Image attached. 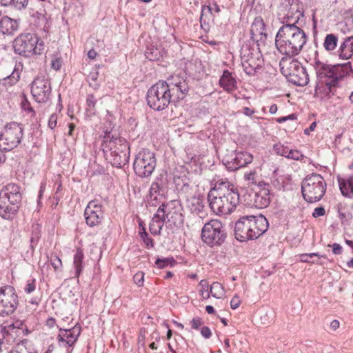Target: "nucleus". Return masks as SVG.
<instances>
[{"label": "nucleus", "mask_w": 353, "mask_h": 353, "mask_svg": "<svg viewBox=\"0 0 353 353\" xmlns=\"http://www.w3.org/2000/svg\"><path fill=\"white\" fill-rule=\"evenodd\" d=\"M303 15V12L298 9L294 15L290 11L286 14L285 21L275 37V45L282 54L288 57L297 56L307 43L305 32L296 25Z\"/></svg>", "instance_id": "obj_2"}, {"label": "nucleus", "mask_w": 353, "mask_h": 353, "mask_svg": "<svg viewBox=\"0 0 353 353\" xmlns=\"http://www.w3.org/2000/svg\"><path fill=\"white\" fill-rule=\"evenodd\" d=\"M102 208V205L97 200L88 203L84 211L85 222L88 226L94 227L101 223L103 218Z\"/></svg>", "instance_id": "obj_17"}, {"label": "nucleus", "mask_w": 353, "mask_h": 353, "mask_svg": "<svg viewBox=\"0 0 353 353\" xmlns=\"http://www.w3.org/2000/svg\"><path fill=\"white\" fill-rule=\"evenodd\" d=\"M157 210L165 220V223L176 227H179L183 224V216L179 208L176 206V201H171L166 203H161Z\"/></svg>", "instance_id": "obj_15"}, {"label": "nucleus", "mask_w": 353, "mask_h": 353, "mask_svg": "<svg viewBox=\"0 0 353 353\" xmlns=\"http://www.w3.org/2000/svg\"><path fill=\"white\" fill-rule=\"evenodd\" d=\"M284 59L280 63L281 72L288 81L296 85L305 86L310 81L306 69L297 60H292L287 67L282 65Z\"/></svg>", "instance_id": "obj_12"}, {"label": "nucleus", "mask_w": 353, "mask_h": 353, "mask_svg": "<svg viewBox=\"0 0 353 353\" xmlns=\"http://www.w3.org/2000/svg\"><path fill=\"white\" fill-rule=\"evenodd\" d=\"M189 91L188 82L180 74H172L165 81H159L147 92L148 105L153 110L161 111L170 103L183 100Z\"/></svg>", "instance_id": "obj_1"}, {"label": "nucleus", "mask_w": 353, "mask_h": 353, "mask_svg": "<svg viewBox=\"0 0 353 353\" xmlns=\"http://www.w3.org/2000/svg\"><path fill=\"white\" fill-rule=\"evenodd\" d=\"M336 55L343 60L351 59L353 57V39L343 38L336 51Z\"/></svg>", "instance_id": "obj_23"}, {"label": "nucleus", "mask_w": 353, "mask_h": 353, "mask_svg": "<svg viewBox=\"0 0 353 353\" xmlns=\"http://www.w3.org/2000/svg\"><path fill=\"white\" fill-rule=\"evenodd\" d=\"M164 223H165V220L157 210L150 223L149 230L151 234L153 235H160Z\"/></svg>", "instance_id": "obj_30"}, {"label": "nucleus", "mask_w": 353, "mask_h": 353, "mask_svg": "<svg viewBox=\"0 0 353 353\" xmlns=\"http://www.w3.org/2000/svg\"><path fill=\"white\" fill-rule=\"evenodd\" d=\"M84 254L81 248H77L73 257V268L75 270L74 276L79 278L81 274L84 263H83Z\"/></svg>", "instance_id": "obj_32"}, {"label": "nucleus", "mask_w": 353, "mask_h": 353, "mask_svg": "<svg viewBox=\"0 0 353 353\" xmlns=\"http://www.w3.org/2000/svg\"><path fill=\"white\" fill-rule=\"evenodd\" d=\"M50 263L55 270H59L62 267L61 260L57 255H52Z\"/></svg>", "instance_id": "obj_48"}, {"label": "nucleus", "mask_w": 353, "mask_h": 353, "mask_svg": "<svg viewBox=\"0 0 353 353\" xmlns=\"http://www.w3.org/2000/svg\"><path fill=\"white\" fill-rule=\"evenodd\" d=\"M254 112L255 111L254 110H252L248 107H245L243 109V113L248 117H251L254 114Z\"/></svg>", "instance_id": "obj_63"}, {"label": "nucleus", "mask_w": 353, "mask_h": 353, "mask_svg": "<svg viewBox=\"0 0 353 353\" xmlns=\"http://www.w3.org/2000/svg\"><path fill=\"white\" fill-rule=\"evenodd\" d=\"M187 205L192 213L199 214L203 212L204 208V197L201 194L194 195L187 198Z\"/></svg>", "instance_id": "obj_27"}, {"label": "nucleus", "mask_w": 353, "mask_h": 353, "mask_svg": "<svg viewBox=\"0 0 353 353\" xmlns=\"http://www.w3.org/2000/svg\"><path fill=\"white\" fill-rule=\"evenodd\" d=\"M98 78L99 72L95 69L91 71L88 76V81L89 83V85L94 90H97L100 86Z\"/></svg>", "instance_id": "obj_41"}, {"label": "nucleus", "mask_w": 353, "mask_h": 353, "mask_svg": "<svg viewBox=\"0 0 353 353\" xmlns=\"http://www.w3.org/2000/svg\"><path fill=\"white\" fill-rule=\"evenodd\" d=\"M220 86L227 92L231 93L237 89V82L232 73L225 70L219 79Z\"/></svg>", "instance_id": "obj_24"}, {"label": "nucleus", "mask_w": 353, "mask_h": 353, "mask_svg": "<svg viewBox=\"0 0 353 353\" xmlns=\"http://www.w3.org/2000/svg\"><path fill=\"white\" fill-rule=\"evenodd\" d=\"M240 303L241 301L239 299V297L236 295L231 299L230 307L232 309L235 310L239 307Z\"/></svg>", "instance_id": "obj_58"}, {"label": "nucleus", "mask_w": 353, "mask_h": 353, "mask_svg": "<svg viewBox=\"0 0 353 353\" xmlns=\"http://www.w3.org/2000/svg\"><path fill=\"white\" fill-rule=\"evenodd\" d=\"M208 201L214 214L228 215L231 214L239 203V193L231 182L220 179L209 191Z\"/></svg>", "instance_id": "obj_4"}, {"label": "nucleus", "mask_w": 353, "mask_h": 353, "mask_svg": "<svg viewBox=\"0 0 353 353\" xmlns=\"http://www.w3.org/2000/svg\"><path fill=\"white\" fill-rule=\"evenodd\" d=\"M13 330H19L21 331L24 336H26L30 333L28 326L25 324V322L21 320H16L12 324L9 325L8 332Z\"/></svg>", "instance_id": "obj_37"}, {"label": "nucleus", "mask_w": 353, "mask_h": 353, "mask_svg": "<svg viewBox=\"0 0 353 353\" xmlns=\"http://www.w3.org/2000/svg\"><path fill=\"white\" fill-rule=\"evenodd\" d=\"M14 52L24 57L41 54L44 50V43L33 33L19 35L13 41Z\"/></svg>", "instance_id": "obj_8"}, {"label": "nucleus", "mask_w": 353, "mask_h": 353, "mask_svg": "<svg viewBox=\"0 0 353 353\" xmlns=\"http://www.w3.org/2000/svg\"><path fill=\"white\" fill-rule=\"evenodd\" d=\"M55 323H56V320H55V319H54L52 317H49L46 320V325L50 328L53 327L54 326Z\"/></svg>", "instance_id": "obj_64"}, {"label": "nucleus", "mask_w": 353, "mask_h": 353, "mask_svg": "<svg viewBox=\"0 0 353 353\" xmlns=\"http://www.w3.org/2000/svg\"><path fill=\"white\" fill-rule=\"evenodd\" d=\"M249 225H250V239H256L264 234L269 223L267 219L262 214L259 216H248Z\"/></svg>", "instance_id": "obj_18"}, {"label": "nucleus", "mask_w": 353, "mask_h": 353, "mask_svg": "<svg viewBox=\"0 0 353 353\" xmlns=\"http://www.w3.org/2000/svg\"><path fill=\"white\" fill-rule=\"evenodd\" d=\"M157 166L155 154L148 149L139 151L134 159L133 168L136 174L141 178L149 177Z\"/></svg>", "instance_id": "obj_11"}, {"label": "nucleus", "mask_w": 353, "mask_h": 353, "mask_svg": "<svg viewBox=\"0 0 353 353\" xmlns=\"http://www.w3.org/2000/svg\"><path fill=\"white\" fill-rule=\"evenodd\" d=\"M179 183L176 184V188L179 190V194L181 196L183 195V196L187 199V198H188L187 194L189 193L190 190H192L190 185L187 183H183L181 188H179Z\"/></svg>", "instance_id": "obj_45"}, {"label": "nucleus", "mask_w": 353, "mask_h": 353, "mask_svg": "<svg viewBox=\"0 0 353 353\" xmlns=\"http://www.w3.org/2000/svg\"><path fill=\"white\" fill-rule=\"evenodd\" d=\"M167 185V179L163 176L161 175L155 179L150 188V199L148 200L149 206H156L157 204L162 203L161 199L166 192Z\"/></svg>", "instance_id": "obj_16"}, {"label": "nucleus", "mask_w": 353, "mask_h": 353, "mask_svg": "<svg viewBox=\"0 0 353 353\" xmlns=\"http://www.w3.org/2000/svg\"><path fill=\"white\" fill-rule=\"evenodd\" d=\"M201 290H199L203 299L210 298V286L207 280H201L199 283Z\"/></svg>", "instance_id": "obj_43"}, {"label": "nucleus", "mask_w": 353, "mask_h": 353, "mask_svg": "<svg viewBox=\"0 0 353 353\" xmlns=\"http://www.w3.org/2000/svg\"><path fill=\"white\" fill-rule=\"evenodd\" d=\"M205 7L203 6V8H202V11H201V17H200V22H201V27L203 28V26L205 25H208V23L206 22V20L204 18V14H205Z\"/></svg>", "instance_id": "obj_61"}, {"label": "nucleus", "mask_w": 353, "mask_h": 353, "mask_svg": "<svg viewBox=\"0 0 353 353\" xmlns=\"http://www.w3.org/2000/svg\"><path fill=\"white\" fill-rule=\"evenodd\" d=\"M19 347L22 350H24L26 353H37L34 346L26 339L21 341V344L19 345Z\"/></svg>", "instance_id": "obj_44"}, {"label": "nucleus", "mask_w": 353, "mask_h": 353, "mask_svg": "<svg viewBox=\"0 0 353 353\" xmlns=\"http://www.w3.org/2000/svg\"><path fill=\"white\" fill-rule=\"evenodd\" d=\"M40 239V232L39 231H35L33 232L30 238V247L32 251H34V249L35 246H37L38 241Z\"/></svg>", "instance_id": "obj_49"}, {"label": "nucleus", "mask_w": 353, "mask_h": 353, "mask_svg": "<svg viewBox=\"0 0 353 353\" xmlns=\"http://www.w3.org/2000/svg\"><path fill=\"white\" fill-rule=\"evenodd\" d=\"M57 119L58 114L57 113L51 114L48 122V125L49 128H50L51 130H54L56 128L57 123Z\"/></svg>", "instance_id": "obj_55"}, {"label": "nucleus", "mask_w": 353, "mask_h": 353, "mask_svg": "<svg viewBox=\"0 0 353 353\" xmlns=\"http://www.w3.org/2000/svg\"><path fill=\"white\" fill-rule=\"evenodd\" d=\"M81 327L75 325L70 329H59L58 341L60 345L72 347L81 334Z\"/></svg>", "instance_id": "obj_20"}, {"label": "nucleus", "mask_w": 353, "mask_h": 353, "mask_svg": "<svg viewBox=\"0 0 353 353\" xmlns=\"http://www.w3.org/2000/svg\"><path fill=\"white\" fill-rule=\"evenodd\" d=\"M274 149L276 150L277 154H279V155L288 157V153L290 150V149L288 147L281 145H275Z\"/></svg>", "instance_id": "obj_53"}, {"label": "nucleus", "mask_w": 353, "mask_h": 353, "mask_svg": "<svg viewBox=\"0 0 353 353\" xmlns=\"http://www.w3.org/2000/svg\"><path fill=\"white\" fill-rule=\"evenodd\" d=\"M327 185L323 176L316 173L306 176L301 183L303 199L309 203L320 201L326 192Z\"/></svg>", "instance_id": "obj_7"}, {"label": "nucleus", "mask_w": 353, "mask_h": 353, "mask_svg": "<svg viewBox=\"0 0 353 353\" xmlns=\"http://www.w3.org/2000/svg\"><path fill=\"white\" fill-rule=\"evenodd\" d=\"M316 126V123L315 121L312 122L308 128H306L304 130V134L306 135H309L310 134V132L314 130Z\"/></svg>", "instance_id": "obj_62"}, {"label": "nucleus", "mask_w": 353, "mask_h": 353, "mask_svg": "<svg viewBox=\"0 0 353 353\" xmlns=\"http://www.w3.org/2000/svg\"><path fill=\"white\" fill-rule=\"evenodd\" d=\"M62 65V60L60 57L54 56L51 61V66L55 70H59Z\"/></svg>", "instance_id": "obj_51"}, {"label": "nucleus", "mask_w": 353, "mask_h": 353, "mask_svg": "<svg viewBox=\"0 0 353 353\" xmlns=\"http://www.w3.org/2000/svg\"><path fill=\"white\" fill-rule=\"evenodd\" d=\"M140 237L143 241L147 248H154V241L152 238L149 236L148 233L146 232V229L145 227H143V231L139 232Z\"/></svg>", "instance_id": "obj_42"}, {"label": "nucleus", "mask_w": 353, "mask_h": 353, "mask_svg": "<svg viewBox=\"0 0 353 353\" xmlns=\"http://www.w3.org/2000/svg\"><path fill=\"white\" fill-rule=\"evenodd\" d=\"M32 0H1V4L3 6L9 7L12 10L20 11L28 6Z\"/></svg>", "instance_id": "obj_33"}, {"label": "nucleus", "mask_w": 353, "mask_h": 353, "mask_svg": "<svg viewBox=\"0 0 353 353\" xmlns=\"http://www.w3.org/2000/svg\"><path fill=\"white\" fill-rule=\"evenodd\" d=\"M341 194L346 197H353V175L346 179L338 178Z\"/></svg>", "instance_id": "obj_31"}, {"label": "nucleus", "mask_w": 353, "mask_h": 353, "mask_svg": "<svg viewBox=\"0 0 353 353\" xmlns=\"http://www.w3.org/2000/svg\"><path fill=\"white\" fill-rule=\"evenodd\" d=\"M250 225L248 216L240 218L235 223L234 235L236 240L243 242L250 239Z\"/></svg>", "instance_id": "obj_22"}, {"label": "nucleus", "mask_w": 353, "mask_h": 353, "mask_svg": "<svg viewBox=\"0 0 353 353\" xmlns=\"http://www.w3.org/2000/svg\"><path fill=\"white\" fill-rule=\"evenodd\" d=\"M24 125L21 123H7L0 134V150L10 151L17 148L23 137Z\"/></svg>", "instance_id": "obj_9"}, {"label": "nucleus", "mask_w": 353, "mask_h": 353, "mask_svg": "<svg viewBox=\"0 0 353 353\" xmlns=\"http://www.w3.org/2000/svg\"><path fill=\"white\" fill-rule=\"evenodd\" d=\"M252 160L253 156L250 152L236 151L234 157L231 158V159H225L224 164L228 170L234 171L250 163Z\"/></svg>", "instance_id": "obj_19"}, {"label": "nucleus", "mask_w": 353, "mask_h": 353, "mask_svg": "<svg viewBox=\"0 0 353 353\" xmlns=\"http://www.w3.org/2000/svg\"><path fill=\"white\" fill-rule=\"evenodd\" d=\"M21 108L28 112L32 114V117L35 116L36 113L32 107L31 106V104L30 101L25 97L24 99L21 101Z\"/></svg>", "instance_id": "obj_46"}, {"label": "nucleus", "mask_w": 353, "mask_h": 353, "mask_svg": "<svg viewBox=\"0 0 353 353\" xmlns=\"http://www.w3.org/2000/svg\"><path fill=\"white\" fill-rule=\"evenodd\" d=\"M97 99L94 94H88L86 98V112L89 115H94L96 114Z\"/></svg>", "instance_id": "obj_39"}, {"label": "nucleus", "mask_w": 353, "mask_h": 353, "mask_svg": "<svg viewBox=\"0 0 353 353\" xmlns=\"http://www.w3.org/2000/svg\"><path fill=\"white\" fill-rule=\"evenodd\" d=\"M102 147L104 154L112 165L121 168L128 162L130 147L124 138L114 137L111 132H106Z\"/></svg>", "instance_id": "obj_5"}, {"label": "nucleus", "mask_w": 353, "mask_h": 353, "mask_svg": "<svg viewBox=\"0 0 353 353\" xmlns=\"http://www.w3.org/2000/svg\"><path fill=\"white\" fill-rule=\"evenodd\" d=\"M31 94L34 101L39 103L49 101L52 96L50 80L44 76H38L31 83Z\"/></svg>", "instance_id": "obj_14"}, {"label": "nucleus", "mask_w": 353, "mask_h": 353, "mask_svg": "<svg viewBox=\"0 0 353 353\" xmlns=\"http://www.w3.org/2000/svg\"><path fill=\"white\" fill-rule=\"evenodd\" d=\"M314 68L316 77L315 92L330 97L335 94V88L340 81L352 72L351 63L331 65L321 61L317 57L314 59ZM323 97V96L321 97Z\"/></svg>", "instance_id": "obj_3"}, {"label": "nucleus", "mask_w": 353, "mask_h": 353, "mask_svg": "<svg viewBox=\"0 0 353 353\" xmlns=\"http://www.w3.org/2000/svg\"><path fill=\"white\" fill-rule=\"evenodd\" d=\"M265 24L261 17H256L254 18L252 23L250 34L252 39L258 43H264L267 39V34L265 32Z\"/></svg>", "instance_id": "obj_21"}, {"label": "nucleus", "mask_w": 353, "mask_h": 353, "mask_svg": "<svg viewBox=\"0 0 353 353\" xmlns=\"http://www.w3.org/2000/svg\"><path fill=\"white\" fill-rule=\"evenodd\" d=\"M339 43L338 34L334 33L327 34L325 37L323 47L324 50L329 54H335L337 50Z\"/></svg>", "instance_id": "obj_29"}, {"label": "nucleus", "mask_w": 353, "mask_h": 353, "mask_svg": "<svg viewBox=\"0 0 353 353\" xmlns=\"http://www.w3.org/2000/svg\"><path fill=\"white\" fill-rule=\"evenodd\" d=\"M176 264V260L173 257L157 258L155 265L160 269L165 268L168 266L173 267Z\"/></svg>", "instance_id": "obj_40"}, {"label": "nucleus", "mask_w": 353, "mask_h": 353, "mask_svg": "<svg viewBox=\"0 0 353 353\" xmlns=\"http://www.w3.org/2000/svg\"><path fill=\"white\" fill-rule=\"evenodd\" d=\"M201 334L205 339H210L212 336V332L207 326H204L201 328Z\"/></svg>", "instance_id": "obj_59"}, {"label": "nucleus", "mask_w": 353, "mask_h": 353, "mask_svg": "<svg viewBox=\"0 0 353 353\" xmlns=\"http://www.w3.org/2000/svg\"><path fill=\"white\" fill-rule=\"evenodd\" d=\"M227 237L222 223L212 219L206 223L201 230V239L208 246L213 248L222 245Z\"/></svg>", "instance_id": "obj_10"}, {"label": "nucleus", "mask_w": 353, "mask_h": 353, "mask_svg": "<svg viewBox=\"0 0 353 353\" xmlns=\"http://www.w3.org/2000/svg\"><path fill=\"white\" fill-rule=\"evenodd\" d=\"M332 252L334 254H340L342 252V247L339 243H334L332 245Z\"/></svg>", "instance_id": "obj_60"}, {"label": "nucleus", "mask_w": 353, "mask_h": 353, "mask_svg": "<svg viewBox=\"0 0 353 353\" xmlns=\"http://www.w3.org/2000/svg\"><path fill=\"white\" fill-rule=\"evenodd\" d=\"M325 210L323 207H317L314 210V212H312V216L314 218L321 216L325 215Z\"/></svg>", "instance_id": "obj_57"}, {"label": "nucleus", "mask_w": 353, "mask_h": 353, "mask_svg": "<svg viewBox=\"0 0 353 353\" xmlns=\"http://www.w3.org/2000/svg\"><path fill=\"white\" fill-rule=\"evenodd\" d=\"M242 65L245 72L250 76H254L259 68V65L255 62L252 57L244 60Z\"/></svg>", "instance_id": "obj_35"}, {"label": "nucleus", "mask_w": 353, "mask_h": 353, "mask_svg": "<svg viewBox=\"0 0 353 353\" xmlns=\"http://www.w3.org/2000/svg\"><path fill=\"white\" fill-rule=\"evenodd\" d=\"M21 199L20 187L18 185H6L0 192V216L6 219H10L17 211Z\"/></svg>", "instance_id": "obj_6"}, {"label": "nucleus", "mask_w": 353, "mask_h": 353, "mask_svg": "<svg viewBox=\"0 0 353 353\" xmlns=\"http://www.w3.org/2000/svg\"><path fill=\"white\" fill-rule=\"evenodd\" d=\"M133 280L139 287L143 286L144 283V273L143 272H138L134 275Z\"/></svg>", "instance_id": "obj_50"}, {"label": "nucleus", "mask_w": 353, "mask_h": 353, "mask_svg": "<svg viewBox=\"0 0 353 353\" xmlns=\"http://www.w3.org/2000/svg\"><path fill=\"white\" fill-rule=\"evenodd\" d=\"M288 155V156L287 158L294 160H301L304 157V155L302 154L301 152L297 150L290 149Z\"/></svg>", "instance_id": "obj_47"}, {"label": "nucleus", "mask_w": 353, "mask_h": 353, "mask_svg": "<svg viewBox=\"0 0 353 353\" xmlns=\"http://www.w3.org/2000/svg\"><path fill=\"white\" fill-rule=\"evenodd\" d=\"M190 323L192 329L198 330L203 324V321L200 317H195L191 321Z\"/></svg>", "instance_id": "obj_56"}, {"label": "nucleus", "mask_w": 353, "mask_h": 353, "mask_svg": "<svg viewBox=\"0 0 353 353\" xmlns=\"http://www.w3.org/2000/svg\"><path fill=\"white\" fill-rule=\"evenodd\" d=\"M314 256L320 257L321 256L318 253L302 254L300 255V259L304 263H314L313 261H311Z\"/></svg>", "instance_id": "obj_52"}, {"label": "nucleus", "mask_w": 353, "mask_h": 353, "mask_svg": "<svg viewBox=\"0 0 353 353\" xmlns=\"http://www.w3.org/2000/svg\"><path fill=\"white\" fill-rule=\"evenodd\" d=\"M19 305L18 295L15 289L10 285L0 288V316H6L12 314Z\"/></svg>", "instance_id": "obj_13"}, {"label": "nucleus", "mask_w": 353, "mask_h": 353, "mask_svg": "<svg viewBox=\"0 0 353 353\" xmlns=\"http://www.w3.org/2000/svg\"><path fill=\"white\" fill-rule=\"evenodd\" d=\"M224 288L219 282H214L210 286V296L216 299H221L224 295Z\"/></svg>", "instance_id": "obj_36"}, {"label": "nucleus", "mask_w": 353, "mask_h": 353, "mask_svg": "<svg viewBox=\"0 0 353 353\" xmlns=\"http://www.w3.org/2000/svg\"><path fill=\"white\" fill-rule=\"evenodd\" d=\"M35 290V280L30 279L27 281V283L24 288V291L27 294H30Z\"/></svg>", "instance_id": "obj_54"}, {"label": "nucleus", "mask_w": 353, "mask_h": 353, "mask_svg": "<svg viewBox=\"0 0 353 353\" xmlns=\"http://www.w3.org/2000/svg\"><path fill=\"white\" fill-rule=\"evenodd\" d=\"M18 26L17 21L8 16H3L0 19V32L3 35L14 34Z\"/></svg>", "instance_id": "obj_26"}, {"label": "nucleus", "mask_w": 353, "mask_h": 353, "mask_svg": "<svg viewBox=\"0 0 353 353\" xmlns=\"http://www.w3.org/2000/svg\"><path fill=\"white\" fill-rule=\"evenodd\" d=\"M254 205L258 208H264L269 205L270 203V190L262 189L256 192L254 196Z\"/></svg>", "instance_id": "obj_28"}, {"label": "nucleus", "mask_w": 353, "mask_h": 353, "mask_svg": "<svg viewBox=\"0 0 353 353\" xmlns=\"http://www.w3.org/2000/svg\"><path fill=\"white\" fill-rule=\"evenodd\" d=\"M259 315L263 325H268L274 322L275 313L272 309L263 308L259 312Z\"/></svg>", "instance_id": "obj_34"}, {"label": "nucleus", "mask_w": 353, "mask_h": 353, "mask_svg": "<svg viewBox=\"0 0 353 353\" xmlns=\"http://www.w3.org/2000/svg\"><path fill=\"white\" fill-rule=\"evenodd\" d=\"M23 68V64L21 63H16L12 72L1 80L2 86L8 88L15 85L20 79Z\"/></svg>", "instance_id": "obj_25"}, {"label": "nucleus", "mask_w": 353, "mask_h": 353, "mask_svg": "<svg viewBox=\"0 0 353 353\" xmlns=\"http://www.w3.org/2000/svg\"><path fill=\"white\" fill-rule=\"evenodd\" d=\"M145 55L152 61H157L162 57L161 51L154 46L147 48Z\"/></svg>", "instance_id": "obj_38"}]
</instances>
